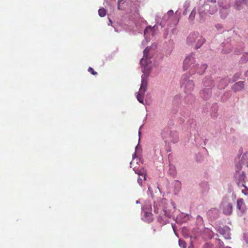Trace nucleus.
<instances>
[{"instance_id": "6", "label": "nucleus", "mask_w": 248, "mask_h": 248, "mask_svg": "<svg viewBox=\"0 0 248 248\" xmlns=\"http://www.w3.org/2000/svg\"><path fill=\"white\" fill-rule=\"evenodd\" d=\"M195 62V60L193 57V54H192L190 56L186 57L184 61V70H187L191 65L194 64Z\"/></svg>"}, {"instance_id": "23", "label": "nucleus", "mask_w": 248, "mask_h": 248, "mask_svg": "<svg viewBox=\"0 0 248 248\" xmlns=\"http://www.w3.org/2000/svg\"><path fill=\"white\" fill-rule=\"evenodd\" d=\"M241 164L238 163L236 165V171H239L241 170Z\"/></svg>"}, {"instance_id": "8", "label": "nucleus", "mask_w": 248, "mask_h": 248, "mask_svg": "<svg viewBox=\"0 0 248 248\" xmlns=\"http://www.w3.org/2000/svg\"><path fill=\"white\" fill-rule=\"evenodd\" d=\"M217 232L221 234L225 239H230V230L227 227H219Z\"/></svg>"}, {"instance_id": "13", "label": "nucleus", "mask_w": 248, "mask_h": 248, "mask_svg": "<svg viewBox=\"0 0 248 248\" xmlns=\"http://www.w3.org/2000/svg\"><path fill=\"white\" fill-rule=\"evenodd\" d=\"M217 8L216 4H211L209 6L208 12L210 14H214L217 11Z\"/></svg>"}, {"instance_id": "15", "label": "nucleus", "mask_w": 248, "mask_h": 248, "mask_svg": "<svg viewBox=\"0 0 248 248\" xmlns=\"http://www.w3.org/2000/svg\"><path fill=\"white\" fill-rule=\"evenodd\" d=\"M106 13V10L104 8H101L98 10V14L101 17L105 16Z\"/></svg>"}, {"instance_id": "9", "label": "nucleus", "mask_w": 248, "mask_h": 248, "mask_svg": "<svg viewBox=\"0 0 248 248\" xmlns=\"http://www.w3.org/2000/svg\"><path fill=\"white\" fill-rule=\"evenodd\" d=\"M237 208L242 213H245L246 211V206L242 199L240 198L237 200Z\"/></svg>"}, {"instance_id": "18", "label": "nucleus", "mask_w": 248, "mask_h": 248, "mask_svg": "<svg viewBox=\"0 0 248 248\" xmlns=\"http://www.w3.org/2000/svg\"><path fill=\"white\" fill-rule=\"evenodd\" d=\"M179 245L182 248H186V243L184 240H179Z\"/></svg>"}, {"instance_id": "36", "label": "nucleus", "mask_w": 248, "mask_h": 248, "mask_svg": "<svg viewBox=\"0 0 248 248\" xmlns=\"http://www.w3.org/2000/svg\"><path fill=\"white\" fill-rule=\"evenodd\" d=\"M242 186H243L245 187V186H244V185L243 184H242Z\"/></svg>"}, {"instance_id": "29", "label": "nucleus", "mask_w": 248, "mask_h": 248, "mask_svg": "<svg viewBox=\"0 0 248 248\" xmlns=\"http://www.w3.org/2000/svg\"><path fill=\"white\" fill-rule=\"evenodd\" d=\"M218 241H219V244H220V245H223V242H222V241H220V239H218Z\"/></svg>"}, {"instance_id": "24", "label": "nucleus", "mask_w": 248, "mask_h": 248, "mask_svg": "<svg viewBox=\"0 0 248 248\" xmlns=\"http://www.w3.org/2000/svg\"><path fill=\"white\" fill-rule=\"evenodd\" d=\"M148 30H150L151 31H153V28H151V27H147L144 30V34H146Z\"/></svg>"}, {"instance_id": "21", "label": "nucleus", "mask_w": 248, "mask_h": 248, "mask_svg": "<svg viewBox=\"0 0 248 248\" xmlns=\"http://www.w3.org/2000/svg\"><path fill=\"white\" fill-rule=\"evenodd\" d=\"M235 6L236 9L240 10L241 9V2L240 1H236Z\"/></svg>"}, {"instance_id": "22", "label": "nucleus", "mask_w": 248, "mask_h": 248, "mask_svg": "<svg viewBox=\"0 0 248 248\" xmlns=\"http://www.w3.org/2000/svg\"><path fill=\"white\" fill-rule=\"evenodd\" d=\"M204 85L205 87H211L213 85V83H212V81H210L209 83H207V82L205 80H204Z\"/></svg>"}, {"instance_id": "30", "label": "nucleus", "mask_w": 248, "mask_h": 248, "mask_svg": "<svg viewBox=\"0 0 248 248\" xmlns=\"http://www.w3.org/2000/svg\"><path fill=\"white\" fill-rule=\"evenodd\" d=\"M173 14V11L172 10H170L168 12V14Z\"/></svg>"}, {"instance_id": "16", "label": "nucleus", "mask_w": 248, "mask_h": 248, "mask_svg": "<svg viewBox=\"0 0 248 248\" xmlns=\"http://www.w3.org/2000/svg\"><path fill=\"white\" fill-rule=\"evenodd\" d=\"M196 14V11L195 9H193L189 16V19L191 21H193L195 17Z\"/></svg>"}, {"instance_id": "32", "label": "nucleus", "mask_w": 248, "mask_h": 248, "mask_svg": "<svg viewBox=\"0 0 248 248\" xmlns=\"http://www.w3.org/2000/svg\"><path fill=\"white\" fill-rule=\"evenodd\" d=\"M199 15H200V17H202V13L200 12Z\"/></svg>"}, {"instance_id": "2", "label": "nucleus", "mask_w": 248, "mask_h": 248, "mask_svg": "<svg viewBox=\"0 0 248 248\" xmlns=\"http://www.w3.org/2000/svg\"><path fill=\"white\" fill-rule=\"evenodd\" d=\"M207 68V65L206 64H202L200 66L197 64L193 65L190 67L189 73L191 75L194 74L195 73L201 75L203 74Z\"/></svg>"}, {"instance_id": "14", "label": "nucleus", "mask_w": 248, "mask_h": 248, "mask_svg": "<svg viewBox=\"0 0 248 248\" xmlns=\"http://www.w3.org/2000/svg\"><path fill=\"white\" fill-rule=\"evenodd\" d=\"M135 173L138 174L139 175L142 176L143 180L146 179L145 175H144V171L143 169H136L135 170Z\"/></svg>"}, {"instance_id": "34", "label": "nucleus", "mask_w": 248, "mask_h": 248, "mask_svg": "<svg viewBox=\"0 0 248 248\" xmlns=\"http://www.w3.org/2000/svg\"><path fill=\"white\" fill-rule=\"evenodd\" d=\"M225 248H231L230 247L227 246V247H225Z\"/></svg>"}, {"instance_id": "4", "label": "nucleus", "mask_w": 248, "mask_h": 248, "mask_svg": "<svg viewBox=\"0 0 248 248\" xmlns=\"http://www.w3.org/2000/svg\"><path fill=\"white\" fill-rule=\"evenodd\" d=\"M185 93L190 94L194 90V83L193 80H186L182 84Z\"/></svg>"}, {"instance_id": "10", "label": "nucleus", "mask_w": 248, "mask_h": 248, "mask_svg": "<svg viewBox=\"0 0 248 248\" xmlns=\"http://www.w3.org/2000/svg\"><path fill=\"white\" fill-rule=\"evenodd\" d=\"M244 83L243 81H239L235 83L232 87V90L235 92L241 91L244 89Z\"/></svg>"}, {"instance_id": "27", "label": "nucleus", "mask_w": 248, "mask_h": 248, "mask_svg": "<svg viewBox=\"0 0 248 248\" xmlns=\"http://www.w3.org/2000/svg\"><path fill=\"white\" fill-rule=\"evenodd\" d=\"M246 176L244 174V172H243V173H242V175L241 176V178L243 180H244V179L245 178Z\"/></svg>"}, {"instance_id": "1", "label": "nucleus", "mask_w": 248, "mask_h": 248, "mask_svg": "<svg viewBox=\"0 0 248 248\" xmlns=\"http://www.w3.org/2000/svg\"><path fill=\"white\" fill-rule=\"evenodd\" d=\"M220 7V13L222 18H225L228 13V10L231 7L230 3L226 0H221L218 2Z\"/></svg>"}, {"instance_id": "11", "label": "nucleus", "mask_w": 248, "mask_h": 248, "mask_svg": "<svg viewBox=\"0 0 248 248\" xmlns=\"http://www.w3.org/2000/svg\"><path fill=\"white\" fill-rule=\"evenodd\" d=\"M211 89L206 88L203 89L202 92L201 93V94L202 96L204 98V99H208L209 98V97L211 96Z\"/></svg>"}, {"instance_id": "20", "label": "nucleus", "mask_w": 248, "mask_h": 248, "mask_svg": "<svg viewBox=\"0 0 248 248\" xmlns=\"http://www.w3.org/2000/svg\"><path fill=\"white\" fill-rule=\"evenodd\" d=\"M88 72H90L93 75H97V72L94 71L93 69L91 67H90L88 69Z\"/></svg>"}, {"instance_id": "31", "label": "nucleus", "mask_w": 248, "mask_h": 248, "mask_svg": "<svg viewBox=\"0 0 248 248\" xmlns=\"http://www.w3.org/2000/svg\"><path fill=\"white\" fill-rule=\"evenodd\" d=\"M189 97H190L191 98H192V99L193 100H194V96H193L192 95L190 94V95H189Z\"/></svg>"}, {"instance_id": "5", "label": "nucleus", "mask_w": 248, "mask_h": 248, "mask_svg": "<svg viewBox=\"0 0 248 248\" xmlns=\"http://www.w3.org/2000/svg\"><path fill=\"white\" fill-rule=\"evenodd\" d=\"M223 212L226 215H230L232 213V204L226 201H223L221 203Z\"/></svg>"}, {"instance_id": "35", "label": "nucleus", "mask_w": 248, "mask_h": 248, "mask_svg": "<svg viewBox=\"0 0 248 248\" xmlns=\"http://www.w3.org/2000/svg\"><path fill=\"white\" fill-rule=\"evenodd\" d=\"M143 60V58H142L140 60V62H141V61Z\"/></svg>"}, {"instance_id": "7", "label": "nucleus", "mask_w": 248, "mask_h": 248, "mask_svg": "<svg viewBox=\"0 0 248 248\" xmlns=\"http://www.w3.org/2000/svg\"><path fill=\"white\" fill-rule=\"evenodd\" d=\"M195 38H196V40H194V41L195 42L196 40L198 41L197 44L196 45V48L197 49V48L200 47V46L204 43L205 39H204V38H202V36H199L197 34H195V33L190 34L188 36V39L189 40H191V39H192L193 38L194 39Z\"/></svg>"}, {"instance_id": "25", "label": "nucleus", "mask_w": 248, "mask_h": 248, "mask_svg": "<svg viewBox=\"0 0 248 248\" xmlns=\"http://www.w3.org/2000/svg\"><path fill=\"white\" fill-rule=\"evenodd\" d=\"M211 3H212V4H215L216 3V0H211L210 1Z\"/></svg>"}, {"instance_id": "3", "label": "nucleus", "mask_w": 248, "mask_h": 248, "mask_svg": "<svg viewBox=\"0 0 248 248\" xmlns=\"http://www.w3.org/2000/svg\"><path fill=\"white\" fill-rule=\"evenodd\" d=\"M147 89V82L144 79H142L141 84L137 96L138 100L140 103H143V95Z\"/></svg>"}, {"instance_id": "33", "label": "nucleus", "mask_w": 248, "mask_h": 248, "mask_svg": "<svg viewBox=\"0 0 248 248\" xmlns=\"http://www.w3.org/2000/svg\"><path fill=\"white\" fill-rule=\"evenodd\" d=\"M123 1V0H118V4L119 5V4L120 3V2H121V1Z\"/></svg>"}, {"instance_id": "19", "label": "nucleus", "mask_w": 248, "mask_h": 248, "mask_svg": "<svg viewBox=\"0 0 248 248\" xmlns=\"http://www.w3.org/2000/svg\"><path fill=\"white\" fill-rule=\"evenodd\" d=\"M240 75L241 74L239 73L235 74L233 77L232 81H235L237 80L239 78Z\"/></svg>"}, {"instance_id": "17", "label": "nucleus", "mask_w": 248, "mask_h": 248, "mask_svg": "<svg viewBox=\"0 0 248 248\" xmlns=\"http://www.w3.org/2000/svg\"><path fill=\"white\" fill-rule=\"evenodd\" d=\"M150 49L151 47L150 46H147L146 47V48L143 51L144 57H145V58H147L148 57V54Z\"/></svg>"}, {"instance_id": "28", "label": "nucleus", "mask_w": 248, "mask_h": 248, "mask_svg": "<svg viewBox=\"0 0 248 248\" xmlns=\"http://www.w3.org/2000/svg\"><path fill=\"white\" fill-rule=\"evenodd\" d=\"M142 181V178H139L138 179V181L139 183H141V182H140V181Z\"/></svg>"}, {"instance_id": "26", "label": "nucleus", "mask_w": 248, "mask_h": 248, "mask_svg": "<svg viewBox=\"0 0 248 248\" xmlns=\"http://www.w3.org/2000/svg\"><path fill=\"white\" fill-rule=\"evenodd\" d=\"M243 2L248 5V0H243Z\"/></svg>"}, {"instance_id": "12", "label": "nucleus", "mask_w": 248, "mask_h": 248, "mask_svg": "<svg viewBox=\"0 0 248 248\" xmlns=\"http://www.w3.org/2000/svg\"><path fill=\"white\" fill-rule=\"evenodd\" d=\"M241 163L248 167V152H246L241 158Z\"/></svg>"}]
</instances>
